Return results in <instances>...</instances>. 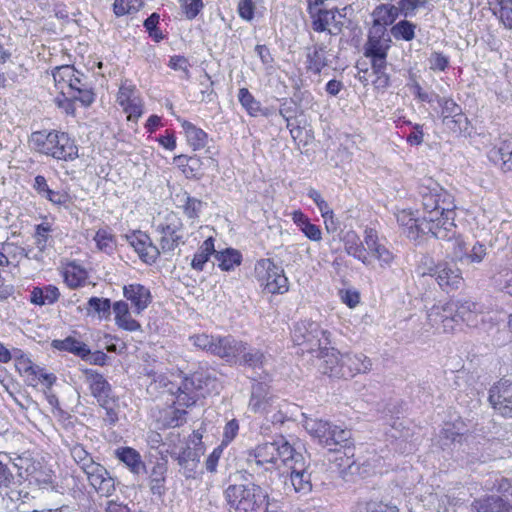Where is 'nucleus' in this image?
<instances>
[{
	"mask_svg": "<svg viewBox=\"0 0 512 512\" xmlns=\"http://www.w3.org/2000/svg\"><path fill=\"white\" fill-rule=\"evenodd\" d=\"M30 144L36 151L59 160H74L78 157L77 146L64 132L36 131L31 135Z\"/></svg>",
	"mask_w": 512,
	"mask_h": 512,
	"instance_id": "7ed1b4c3",
	"label": "nucleus"
},
{
	"mask_svg": "<svg viewBox=\"0 0 512 512\" xmlns=\"http://www.w3.org/2000/svg\"><path fill=\"white\" fill-rule=\"evenodd\" d=\"M77 72L78 71L70 65L58 66L53 70L52 75L54 81L56 85L61 89L62 95H66L64 88L65 86L68 88V85L74 76H76Z\"/></svg>",
	"mask_w": 512,
	"mask_h": 512,
	"instance_id": "a19ab883",
	"label": "nucleus"
},
{
	"mask_svg": "<svg viewBox=\"0 0 512 512\" xmlns=\"http://www.w3.org/2000/svg\"><path fill=\"white\" fill-rule=\"evenodd\" d=\"M246 343L235 339L233 336L216 337L214 345V355L231 361L241 355L246 350Z\"/></svg>",
	"mask_w": 512,
	"mask_h": 512,
	"instance_id": "6ab92c4d",
	"label": "nucleus"
},
{
	"mask_svg": "<svg viewBox=\"0 0 512 512\" xmlns=\"http://www.w3.org/2000/svg\"><path fill=\"white\" fill-rule=\"evenodd\" d=\"M430 68L432 70L444 71L449 64V58L440 52H433L429 58Z\"/></svg>",
	"mask_w": 512,
	"mask_h": 512,
	"instance_id": "69168bd1",
	"label": "nucleus"
},
{
	"mask_svg": "<svg viewBox=\"0 0 512 512\" xmlns=\"http://www.w3.org/2000/svg\"><path fill=\"white\" fill-rule=\"evenodd\" d=\"M83 373L89 384L91 395L96 399L99 405L114 402L112 387L102 374L93 369H84Z\"/></svg>",
	"mask_w": 512,
	"mask_h": 512,
	"instance_id": "2eb2a0df",
	"label": "nucleus"
},
{
	"mask_svg": "<svg viewBox=\"0 0 512 512\" xmlns=\"http://www.w3.org/2000/svg\"><path fill=\"white\" fill-rule=\"evenodd\" d=\"M182 127L186 133L189 144L196 149L203 148L207 141V134L188 121H184Z\"/></svg>",
	"mask_w": 512,
	"mask_h": 512,
	"instance_id": "ea45409f",
	"label": "nucleus"
},
{
	"mask_svg": "<svg viewBox=\"0 0 512 512\" xmlns=\"http://www.w3.org/2000/svg\"><path fill=\"white\" fill-rule=\"evenodd\" d=\"M490 404L501 416L512 418V382L501 379L489 390Z\"/></svg>",
	"mask_w": 512,
	"mask_h": 512,
	"instance_id": "9d476101",
	"label": "nucleus"
},
{
	"mask_svg": "<svg viewBox=\"0 0 512 512\" xmlns=\"http://www.w3.org/2000/svg\"><path fill=\"white\" fill-rule=\"evenodd\" d=\"M127 239L145 263L156 262L160 255V249L151 242L147 234L137 231L128 235Z\"/></svg>",
	"mask_w": 512,
	"mask_h": 512,
	"instance_id": "f3484780",
	"label": "nucleus"
},
{
	"mask_svg": "<svg viewBox=\"0 0 512 512\" xmlns=\"http://www.w3.org/2000/svg\"><path fill=\"white\" fill-rule=\"evenodd\" d=\"M329 336L330 333L322 330L317 322L303 320L294 326L292 337L297 345H305L307 352L314 353L330 344Z\"/></svg>",
	"mask_w": 512,
	"mask_h": 512,
	"instance_id": "39448f33",
	"label": "nucleus"
},
{
	"mask_svg": "<svg viewBox=\"0 0 512 512\" xmlns=\"http://www.w3.org/2000/svg\"><path fill=\"white\" fill-rule=\"evenodd\" d=\"M307 69L314 74H320L322 69L327 65V59L324 55V48L322 46H314L312 50L309 49L307 53Z\"/></svg>",
	"mask_w": 512,
	"mask_h": 512,
	"instance_id": "79ce46f5",
	"label": "nucleus"
},
{
	"mask_svg": "<svg viewBox=\"0 0 512 512\" xmlns=\"http://www.w3.org/2000/svg\"><path fill=\"white\" fill-rule=\"evenodd\" d=\"M230 512H267L268 493L255 483L230 484L224 491Z\"/></svg>",
	"mask_w": 512,
	"mask_h": 512,
	"instance_id": "f03ea898",
	"label": "nucleus"
},
{
	"mask_svg": "<svg viewBox=\"0 0 512 512\" xmlns=\"http://www.w3.org/2000/svg\"><path fill=\"white\" fill-rule=\"evenodd\" d=\"M52 347L57 350L70 352L81 359L84 358L85 353H88V346L73 337H67L63 340H53Z\"/></svg>",
	"mask_w": 512,
	"mask_h": 512,
	"instance_id": "e433bc0d",
	"label": "nucleus"
},
{
	"mask_svg": "<svg viewBox=\"0 0 512 512\" xmlns=\"http://www.w3.org/2000/svg\"><path fill=\"white\" fill-rule=\"evenodd\" d=\"M441 107L443 124L454 133H462L468 129V119L462 112V108L451 98L440 97L436 100Z\"/></svg>",
	"mask_w": 512,
	"mask_h": 512,
	"instance_id": "1a4fd4ad",
	"label": "nucleus"
},
{
	"mask_svg": "<svg viewBox=\"0 0 512 512\" xmlns=\"http://www.w3.org/2000/svg\"><path fill=\"white\" fill-rule=\"evenodd\" d=\"M189 339L195 347L214 355L213 348L216 342V337L209 336L207 334H196L191 336Z\"/></svg>",
	"mask_w": 512,
	"mask_h": 512,
	"instance_id": "4d7b16f0",
	"label": "nucleus"
},
{
	"mask_svg": "<svg viewBox=\"0 0 512 512\" xmlns=\"http://www.w3.org/2000/svg\"><path fill=\"white\" fill-rule=\"evenodd\" d=\"M202 389V377L200 374H194L190 377L182 379L180 385L177 386L176 390L181 392H187L194 395H200L199 392Z\"/></svg>",
	"mask_w": 512,
	"mask_h": 512,
	"instance_id": "3c124183",
	"label": "nucleus"
},
{
	"mask_svg": "<svg viewBox=\"0 0 512 512\" xmlns=\"http://www.w3.org/2000/svg\"><path fill=\"white\" fill-rule=\"evenodd\" d=\"M86 80L87 78L78 71L68 85V90L65 93L74 100L80 101L82 105L90 106L95 100V94Z\"/></svg>",
	"mask_w": 512,
	"mask_h": 512,
	"instance_id": "aec40b11",
	"label": "nucleus"
},
{
	"mask_svg": "<svg viewBox=\"0 0 512 512\" xmlns=\"http://www.w3.org/2000/svg\"><path fill=\"white\" fill-rule=\"evenodd\" d=\"M442 310V327L444 332L454 330V324L458 323L457 303L454 301L447 302L441 305Z\"/></svg>",
	"mask_w": 512,
	"mask_h": 512,
	"instance_id": "a18cd8bd",
	"label": "nucleus"
},
{
	"mask_svg": "<svg viewBox=\"0 0 512 512\" xmlns=\"http://www.w3.org/2000/svg\"><path fill=\"white\" fill-rule=\"evenodd\" d=\"M167 462L168 461H166L165 459H163V461H158L155 463L151 470L149 476V487L153 495L161 497L165 494Z\"/></svg>",
	"mask_w": 512,
	"mask_h": 512,
	"instance_id": "c756f323",
	"label": "nucleus"
},
{
	"mask_svg": "<svg viewBox=\"0 0 512 512\" xmlns=\"http://www.w3.org/2000/svg\"><path fill=\"white\" fill-rule=\"evenodd\" d=\"M124 297L129 300L136 314L144 311L152 301L150 290L141 284H130L123 288Z\"/></svg>",
	"mask_w": 512,
	"mask_h": 512,
	"instance_id": "412c9836",
	"label": "nucleus"
},
{
	"mask_svg": "<svg viewBox=\"0 0 512 512\" xmlns=\"http://www.w3.org/2000/svg\"><path fill=\"white\" fill-rule=\"evenodd\" d=\"M183 227L182 221L175 214L170 213L165 218V222L157 226V230L162 234L160 249L163 252L173 251L182 241V235L179 233Z\"/></svg>",
	"mask_w": 512,
	"mask_h": 512,
	"instance_id": "ddd939ff",
	"label": "nucleus"
},
{
	"mask_svg": "<svg viewBox=\"0 0 512 512\" xmlns=\"http://www.w3.org/2000/svg\"><path fill=\"white\" fill-rule=\"evenodd\" d=\"M416 25L408 20H400L392 26L391 35L397 40L411 41L415 37Z\"/></svg>",
	"mask_w": 512,
	"mask_h": 512,
	"instance_id": "c03bdc74",
	"label": "nucleus"
},
{
	"mask_svg": "<svg viewBox=\"0 0 512 512\" xmlns=\"http://www.w3.org/2000/svg\"><path fill=\"white\" fill-rule=\"evenodd\" d=\"M396 219L401 231L411 240H418L422 235L431 233L434 236V229L427 223L424 225L423 217H416L411 210L403 209L396 213Z\"/></svg>",
	"mask_w": 512,
	"mask_h": 512,
	"instance_id": "f8f14e48",
	"label": "nucleus"
},
{
	"mask_svg": "<svg viewBox=\"0 0 512 512\" xmlns=\"http://www.w3.org/2000/svg\"><path fill=\"white\" fill-rule=\"evenodd\" d=\"M425 274L435 277L438 285L445 292L459 289L463 282L460 269L448 262H439L428 267L427 272H423V275Z\"/></svg>",
	"mask_w": 512,
	"mask_h": 512,
	"instance_id": "6e6552de",
	"label": "nucleus"
},
{
	"mask_svg": "<svg viewBox=\"0 0 512 512\" xmlns=\"http://www.w3.org/2000/svg\"><path fill=\"white\" fill-rule=\"evenodd\" d=\"M352 433L349 429H344L339 426L333 425L330 438L326 447L329 451H339L341 448L351 450Z\"/></svg>",
	"mask_w": 512,
	"mask_h": 512,
	"instance_id": "2f4dec72",
	"label": "nucleus"
},
{
	"mask_svg": "<svg viewBox=\"0 0 512 512\" xmlns=\"http://www.w3.org/2000/svg\"><path fill=\"white\" fill-rule=\"evenodd\" d=\"M240 364L247 365L249 367L257 368L263 365L265 356L259 349H249L241 353Z\"/></svg>",
	"mask_w": 512,
	"mask_h": 512,
	"instance_id": "603ef678",
	"label": "nucleus"
},
{
	"mask_svg": "<svg viewBox=\"0 0 512 512\" xmlns=\"http://www.w3.org/2000/svg\"><path fill=\"white\" fill-rule=\"evenodd\" d=\"M116 458L134 475H141L146 472V465L140 453L131 447H119L115 450Z\"/></svg>",
	"mask_w": 512,
	"mask_h": 512,
	"instance_id": "bb28decb",
	"label": "nucleus"
},
{
	"mask_svg": "<svg viewBox=\"0 0 512 512\" xmlns=\"http://www.w3.org/2000/svg\"><path fill=\"white\" fill-rule=\"evenodd\" d=\"M255 274L264 285V289L270 294H283L288 291V279L281 266L276 265L271 259H260L255 264Z\"/></svg>",
	"mask_w": 512,
	"mask_h": 512,
	"instance_id": "423d86ee",
	"label": "nucleus"
},
{
	"mask_svg": "<svg viewBox=\"0 0 512 512\" xmlns=\"http://www.w3.org/2000/svg\"><path fill=\"white\" fill-rule=\"evenodd\" d=\"M215 253L216 250L214 248V239L209 237L201 244L198 251L195 253L191 262L192 268L197 271H202L210 256L212 254L215 255Z\"/></svg>",
	"mask_w": 512,
	"mask_h": 512,
	"instance_id": "58836bf2",
	"label": "nucleus"
},
{
	"mask_svg": "<svg viewBox=\"0 0 512 512\" xmlns=\"http://www.w3.org/2000/svg\"><path fill=\"white\" fill-rule=\"evenodd\" d=\"M169 391L172 394L176 395V401L175 404L178 405V407H190L193 406L197 400L199 399L198 395L190 394L187 392H181V391H173L172 388L169 389Z\"/></svg>",
	"mask_w": 512,
	"mask_h": 512,
	"instance_id": "052dcab7",
	"label": "nucleus"
},
{
	"mask_svg": "<svg viewBox=\"0 0 512 512\" xmlns=\"http://www.w3.org/2000/svg\"><path fill=\"white\" fill-rule=\"evenodd\" d=\"M458 322H465L469 327H478L479 316L482 314L483 307L471 300L457 301Z\"/></svg>",
	"mask_w": 512,
	"mask_h": 512,
	"instance_id": "cd10ccee",
	"label": "nucleus"
},
{
	"mask_svg": "<svg viewBox=\"0 0 512 512\" xmlns=\"http://www.w3.org/2000/svg\"><path fill=\"white\" fill-rule=\"evenodd\" d=\"M494 488L499 495L475 501V512H512V483L506 478L497 479Z\"/></svg>",
	"mask_w": 512,
	"mask_h": 512,
	"instance_id": "0eeeda50",
	"label": "nucleus"
},
{
	"mask_svg": "<svg viewBox=\"0 0 512 512\" xmlns=\"http://www.w3.org/2000/svg\"><path fill=\"white\" fill-rule=\"evenodd\" d=\"M177 199L179 201L178 207L183 210V213L189 219L198 218L205 203L201 200L190 196L187 192H183L182 194H178Z\"/></svg>",
	"mask_w": 512,
	"mask_h": 512,
	"instance_id": "c9c22d12",
	"label": "nucleus"
},
{
	"mask_svg": "<svg viewBox=\"0 0 512 512\" xmlns=\"http://www.w3.org/2000/svg\"><path fill=\"white\" fill-rule=\"evenodd\" d=\"M238 100L251 117L259 116L262 105L247 88L243 87L239 89Z\"/></svg>",
	"mask_w": 512,
	"mask_h": 512,
	"instance_id": "37998d69",
	"label": "nucleus"
},
{
	"mask_svg": "<svg viewBox=\"0 0 512 512\" xmlns=\"http://www.w3.org/2000/svg\"><path fill=\"white\" fill-rule=\"evenodd\" d=\"M309 463L305 456L297 451L293 459L286 464L291 469L290 482L296 492L308 493L312 490L311 474L307 471Z\"/></svg>",
	"mask_w": 512,
	"mask_h": 512,
	"instance_id": "9b49d317",
	"label": "nucleus"
},
{
	"mask_svg": "<svg viewBox=\"0 0 512 512\" xmlns=\"http://www.w3.org/2000/svg\"><path fill=\"white\" fill-rule=\"evenodd\" d=\"M418 193L425 227L428 223L437 239L451 241L456 238L455 204L451 194L430 178L423 180Z\"/></svg>",
	"mask_w": 512,
	"mask_h": 512,
	"instance_id": "f257e3e1",
	"label": "nucleus"
},
{
	"mask_svg": "<svg viewBox=\"0 0 512 512\" xmlns=\"http://www.w3.org/2000/svg\"><path fill=\"white\" fill-rule=\"evenodd\" d=\"M297 449L292 446L283 436H279L272 442H265L256 446L250 457L258 466L269 465L266 470L277 469L279 464H289Z\"/></svg>",
	"mask_w": 512,
	"mask_h": 512,
	"instance_id": "20e7f679",
	"label": "nucleus"
},
{
	"mask_svg": "<svg viewBox=\"0 0 512 512\" xmlns=\"http://www.w3.org/2000/svg\"><path fill=\"white\" fill-rule=\"evenodd\" d=\"M87 305L88 310H93L101 318H108L111 313V301L108 298L91 297Z\"/></svg>",
	"mask_w": 512,
	"mask_h": 512,
	"instance_id": "8fccbe9b",
	"label": "nucleus"
},
{
	"mask_svg": "<svg viewBox=\"0 0 512 512\" xmlns=\"http://www.w3.org/2000/svg\"><path fill=\"white\" fill-rule=\"evenodd\" d=\"M255 8L253 0H238L237 10L239 16L246 21L253 20Z\"/></svg>",
	"mask_w": 512,
	"mask_h": 512,
	"instance_id": "bf43d9fd",
	"label": "nucleus"
},
{
	"mask_svg": "<svg viewBox=\"0 0 512 512\" xmlns=\"http://www.w3.org/2000/svg\"><path fill=\"white\" fill-rule=\"evenodd\" d=\"M203 7L202 0H184L183 10L188 19H194Z\"/></svg>",
	"mask_w": 512,
	"mask_h": 512,
	"instance_id": "338daca9",
	"label": "nucleus"
},
{
	"mask_svg": "<svg viewBox=\"0 0 512 512\" xmlns=\"http://www.w3.org/2000/svg\"><path fill=\"white\" fill-rule=\"evenodd\" d=\"M71 456L84 472L97 464L80 444H76L71 448Z\"/></svg>",
	"mask_w": 512,
	"mask_h": 512,
	"instance_id": "09e8293b",
	"label": "nucleus"
},
{
	"mask_svg": "<svg viewBox=\"0 0 512 512\" xmlns=\"http://www.w3.org/2000/svg\"><path fill=\"white\" fill-rule=\"evenodd\" d=\"M135 89L132 86H126L122 85L119 89L118 95H117V101L122 107H126L128 103L131 101L137 100L136 97H134Z\"/></svg>",
	"mask_w": 512,
	"mask_h": 512,
	"instance_id": "774afa93",
	"label": "nucleus"
},
{
	"mask_svg": "<svg viewBox=\"0 0 512 512\" xmlns=\"http://www.w3.org/2000/svg\"><path fill=\"white\" fill-rule=\"evenodd\" d=\"M169 453L170 456L177 461V463L201 458L205 453V447L202 442V435L199 432L194 431L190 436L186 447L183 448L181 452L172 450Z\"/></svg>",
	"mask_w": 512,
	"mask_h": 512,
	"instance_id": "5701e85b",
	"label": "nucleus"
},
{
	"mask_svg": "<svg viewBox=\"0 0 512 512\" xmlns=\"http://www.w3.org/2000/svg\"><path fill=\"white\" fill-rule=\"evenodd\" d=\"M90 485L101 496L109 497L115 491V480L101 464L97 463L84 472Z\"/></svg>",
	"mask_w": 512,
	"mask_h": 512,
	"instance_id": "dca6fc26",
	"label": "nucleus"
},
{
	"mask_svg": "<svg viewBox=\"0 0 512 512\" xmlns=\"http://www.w3.org/2000/svg\"><path fill=\"white\" fill-rule=\"evenodd\" d=\"M304 427L312 437L318 439L319 444L324 447L327 446L333 428L330 422L322 419L308 418L304 422Z\"/></svg>",
	"mask_w": 512,
	"mask_h": 512,
	"instance_id": "c85d7f7f",
	"label": "nucleus"
},
{
	"mask_svg": "<svg viewBox=\"0 0 512 512\" xmlns=\"http://www.w3.org/2000/svg\"><path fill=\"white\" fill-rule=\"evenodd\" d=\"M355 512H399V509L381 501H361L357 503Z\"/></svg>",
	"mask_w": 512,
	"mask_h": 512,
	"instance_id": "de8ad7c7",
	"label": "nucleus"
},
{
	"mask_svg": "<svg viewBox=\"0 0 512 512\" xmlns=\"http://www.w3.org/2000/svg\"><path fill=\"white\" fill-rule=\"evenodd\" d=\"M201 166L202 162L196 155L189 156L185 165H181V171L188 179H199L202 176Z\"/></svg>",
	"mask_w": 512,
	"mask_h": 512,
	"instance_id": "864d4df0",
	"label": "nucleus"
},
{
	"mask_svg": "<svg viewBox=\"0 0 512 512\" xmlns=\"http://www.w3.org/2000/svg\"><path fill=\"white\" fill-rule=\"evenodd\" d=\"M487 156L504 172L512 171V140H501L488 151Z\"/></svg>",
	"mask_w": 512,
	"mask_h": 512,
	"instance_id": "b1692460",
	"label": "nucleus"
},
{
	"mask_svg": "<svg viewBox=\"0 0 512 512\" xmlns=\"http://www.w3.org/2000/svg\"><path fill=\"white\" fill-rule=\"evenodd\" d=\"M215 258L219 262L218 266L223 271H230L242 262L241 253L233 248H226L222 251H216Z\"/></svg>",
	"mask_w": 512,
	"mask_h": 512,
	"instance_id": "4c0bfd02",
	"label": "nucleus"
},
{
	"mask_svg": "<svg viewBox=\"0 0 512 512\" xmlns=\"http://www.w3.org/2000/svg\"><path fill=\"white\" fill-rule=\"evenodd\" d=\"M342 368L334 372L336 378H351L359 373H367L372 368V362L363 353H345L342 354Z\"/></svg>",
	"mask_w": 512,
	"mask_h": 512,
	"instance_id": "4468645a",
	"label": "nucleus"
},
{
	"mask_svg": "<svg viewBox=\"0 0 512 512\" xmlns=\"http://www.w3.org/2000/svg\"><path fill=\"white\" fill-rule=\"evenodd\" d=\"M316 353L320 360L319 370L329 377L336 378L334 371L342 368V354L335 348H329L328 345H324Z\"/></svg>",
	"mask_w": 512,
	"mask_h": 512,
	"instance_id": "4be33fe9",
	"label": "nucleus"
},
{
	"mask_svg": "<svg viewBox=\"0 0 512 512\" xmlns=\"http://www.w3.org/2000/svg\"><path fill=\"white\" fill-rule=\"evenodd\" d=\"M508 0H499L500 9L498 17L504 26L508 29L512 28V8L507 5Z\"/></svg>",
	"mask_w": 512,
	"mask_h": 512,
	"instance_id": "0e129e2a",
	"label": "nucleus"
},
{
	"mask_svg": "<svg viewBox=\"0 0 512 512\" xmlns=\"http://www.w3.org/2000/svg\"><path fill=\"white\" fill-rule=\"evenodd\" d=\"M94 240H95V242L97 244V247L101 251L109 253L110 251L113 250L112 236L107 231L99 230L96 233V235L94 237Z\"/></svg>",
	"mask_w": 512,
	"mask_h": 512,
	"instance_id": "e2e57ef3",
	"label": "nucleus"
},
{
	"mask_svg": "<svg viewBox=\"0 0 512 512\" xmlns=\"http://www.w3.org/2000/svg\"><path fill=\"white\" fill-rule=\"evenodd\" d=\"M200 463V458H196V460L191 461H183L180 463H177L180 467L179 472L186 478V479H195L198 473V466Z\"/></svg>",
	"mask_w": 512,
	"mask_h": 512,
	"instance_id": "13d9d810",
	"label": "nucleus"
},
{
	"mask_svg": "<svg viewBox=\"0 0 512 512\" xmlns=\"http://www.w3.org/2000/svg\"><path fill=\"white\" fill-rule=\"evenodd\" d=\"M281 115L287 121V128L291 126L290 119L296 115V103L290 99H283L279 109Z\"/></svg>",
	"mask_w": 512,
	"mask_h": 512,
	"instance_id": "680f3d73",
	"label": "nucleus"
},
{
	"mask_svg": "<svg viewBox=\"0 0 512 512\" xmlns=\"http://www.w3.org/2000/svg\"><path fill=\"white\" fill-rule=\"evenodd\" d=\"M345 250L354 258L360 260L365 265H370V260L367 257V249L363 246L359 237L353 233L348 232L345 237Z\"/></svg>",
	"mask_w": 512,
	"mask_h": 512,
	"instance_id": "f704fd0d",
	"label": "nucleus"
},
{
	"mask_svg": "<svg viewBox=\"0 0 512 512\" xmlns=\"http://www.w3.org/2000/svg\"><path fill=\"white\" fill-rule=\"evenodd\" d=\"M269 401L268 385L262 382L254 383L252 385L249 408L255 413H262L266 410Z\"/></svg>",
	"mask_w": 512,
	"mask_h": 512,
	"instance_id": "7c9ffc66",
	"label": "nucleus"
},
{
	"mask_svg": "<svg viewBox=\"0 0 512 512\" xmlns=\"http://www.w3.org/2000/svg\"><path fill=\"white\" fill-rule=\"evenodd\" d=\"M186 410L179 407H170L163 410L157 420L159 428H175L186 422Z\"/></svg>",
	"mask_w": 512,
	"mask_h": 512,
	"instance_id": "473e14b6",
	"label": "nucleus"
},
{
	"mask_svg": "<svg viewBox=\"0 0 512 512\" xmlns=\"http://www.w3.org/2000/svg\"><path fill=\"white\" fill-rule=\"evenodd\" d=\"M372 16L374 19L371 27L379 26L383 29H387V26L393 23V16H389V14H387L385 4L377 6L373 11Z\"/></svg>",
	"mask_w": 512,
	"mask_h": 512,
	"instance_id": "5fc2aeb1",
	"label": "nucleus"
},
{
	"mask_svg": "<svg viewBox=\"0 0 512 512\" xmlns=\"http://www.w3.org/2000/svg\"><path fill=\"white\" fill-rule=\"evenodd\" d=\"M391 46V36L387 29L379 26L371 27L368 31L367 41L364 44V55L388 53Z\"/></svg>",
	"mask_w": 512,
	"mask_h": 512,
	"instance_id": "a211bd4d",
	"label": "nucleus"
},
{
	"mask_svg": "<svg viewBox=\"0 0 512 512\" xmlns=\"http://www.w3.org/2000/svg\"><path fill=\"white\" fill-rule=\"evenodd\" d=\"M37 366L28 357L23 355L17 358L15 362L17 371L26 377L28 385L32 387H35V370Z\"/></svg>",
	"mask_w": 512,
	"mask_h": 512,
	"instance_id": "49530a36",
	"label": "nucleus"
},
{
	"mask_svg": "<svg viewBox=\"0 0 512 512\" xmlns=\"http://www.w3.org/2000/svg\"><path fill=\"white\" fill-rule=\"evenodd\" d=\"M60 297L59 289L53 285L34 287L31 291L30 300L33 304L43 306L55 303Z\"/></svg>",
	"mask_w": 512,
	"mask_h": 512,
	"instance_id": "72a5a7b5",
	"label": "nucleus"
},
{
	"mask_svg": "<svg viewBox=\"0 0 512 512\" xmlns=\"http://www.w3.org/2000/svg\"><path fill=\"white\" fill-rule=\"evenodd\" d=\"M364 241L367 250L377 259L378 255L381 253L380 249L384 248V245L378 240L377 232L373 229H366Z\"/></svg>",
	"mask_w": 512,
	"mask_h": 512,
	"instance_id": "6e6d98bb",
	"label": "nucleus"
},
{
	"mask_svg": "<svg viewBox=\"0 0 512 512\" xmlns=\"http://www.w3.org/2000/svg\"><path fill=\"white\" fill-rule=\"evenodd\" d=\"M336 13H339L337 8L335 9H318L317 12L313 13L312 28L316 32H328L330 35L334 34L329 28V25H333L338 31H341L343 23L336 19Z\"/></svg>",
	"mask_w": 512,
	"mask_h": 512,
	"instance_id": "393cba45",
	"label": "nucleus"
},
{
	"mask_svg": "<svg viewBox=\"0 0 512 512\" xmlns=\"http://www.w3.org/2000/svg\"><path fill=\"white\" fill-rule=\"evenodd\" d=\"M452 243L454 256L459 259L466 258L470 263H480L486 255V247L484 244L475 243L469 253L466 252L465 243L456 231V238H453Z\"/></svg>",
	"mask_w": 512,
	"mask_h": 512,
	"instance_id": "a878e982",
	"label": "nucleus"
}]
</instances>
